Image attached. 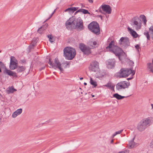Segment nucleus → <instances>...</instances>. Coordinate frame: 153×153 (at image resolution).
<instances>
[{
    "mask_svg": "<svg viewBox=\"0 0 153 153\" xmlns=\"http://www.w3.org/2000/svg\"><path fill=\"white\" fill-rule=\"evenodd\" d=\"M152 118V117H148L141 120L138 124L137 128L140 132L144 131L151 124V121Z\"/></svg>",
    "mask_w": 153,
    "mask_h": 153,
    "instance_id": "nucleus-1",
    "label": "nucleus"
},
{
    "mask_svg": "<svg viewBox=\"0 0 153 153\" xmlns=\"http://www.w3.org/2000/svg\"><path fill=\"white\" fill-rule=\"evenodd\" d=\"M76 55L75 50L72 48L67 47L63 50V56L66 59L72 60Z\"/></svg>",
    "mask_w": 153,
    "mask_h": 153,
    "instance_id": "nucleus-2",
    "label": "nucleus"
},
{
    "mask_svg": "<svg viewBox=\"0 0 153 153\" xmlns=\"http://www.w3.org/2000/svg\"><path fill=\"white\" fill-rule=\"evenodd\" d=\"M134 71L131 69L123 68L118 73V76L120 78L126 77L131 74L134 75Z\"/></svg>",
    "mask_w": 153,
    "mask_h": 153,
    "instance_id": "nucleus-3",
    "label": "nucleus"
},
{
    "mask_svg": "<svg viewBox=\"0 0 153 153\" xmlns=\"http://www.w3.org/2000/svg\"><path fill=\"white\" fill-rule=\"evenodd\" d=\"M88 28L90 31L97 35L100 33L99 26L97 22L94 21L88 25Z\"/></svg>",
    "mask_w": 153,
    "mask_h": 153,
    "instance_id": "nucleus-4",
    "label": "nucleus"
},
{
    "mask_svg": "<svg viewBox=\"0 0 153 153\" xmlns=\"http://www.w3.org/2000/svg\"><path fill=\"white\" fill-rule=\"evenodd\" d=\"M131 23L133 27L137 30L140 29L141 27V20L137 16L134 17L131 20Z\"/></svg>",
    "mask_w": 153,
    "mask_h": 153,
    "instance_id": "nucleus-5",
    "label": "nucleus"
},
{
    "mask_svg": "<svg viewBox=\"0 0 153 153\" xmlns=\"http://www.w3.org/2000/svg\"><path fill=\"white\" fill-rule=\"evenodd\" d=\"M49 64L55 69L58 68L60 71L62 72L64 71L63 69L61 67V64L60 63L58 59L55 58L54 60V63H53L51 61L50 59H49L48 62Z\"/></svg>",
    "mask_w": 153,
    "mask_h": 153,
    "instance_id": "nucleus-6",
    "label": "nucleus"
},
{
    "mask_svg": "<svg viewBox=\"0 0 153 153\" xmlns=\"http://www.w3.org/2000/svg\"><path fill=\"white\" fill-rule=\"evenodd\" d=\"M74 29H76L77 30L80 31L84 29L83 21L80 18H79L75 19V23Z\"/></svg>",
    "mask_w": 153,
    "mask_h": 153,
    "instance_id": "nucleus-7",
    "label": "nucleus"
},
{
    "mask_svg": "<svg viewBox=\"0 0 153 153\" xmlns=\"http://www.w3.org/2000/svg\"><path fill=\"white\" fill-rule=\"evenodd\" d=\"M121 51L122 49L121 48L116 46L114 47V48L112 50H111V52L114 53L116 56L118 57L119 59L120 60L122 61L123 59V58L121 55Z\"/></svg>",
    "mask_w": 153,
    "mask_h": 153,
    "instance_id": "nucleus-8",
    "label": "nucleus"
},
{
    "mask_svg": "<svg viewBox=\"0 0 153 153\" xmlns=\"http://www.w3.org/2000/svg\"><path fill=\"white\" fill-rule=\"evenodd\" d=\"M99 68V63L97 61H94L90 63L89 67V70L94 72L98 71Z\"/></svg>",
    "mask_w": 153,
    "mask_h": 153,
    "instance_id": "nucleus-9",
    "label": "nucleus"
},
{
    "mask_svg": "<svg viewBox=\"0 0 153 153\" xmlns=\"http://www.w3.org/2000/svg\"><path fill=\"white\" fill-rule=\"evenodd\" d=\"M119 43L122 47H127L129 45V39L127 37H122L119 41Z\"/></svg>",
    "mask_w": 153,
    "mask_h": 153,
    "instance_id": "nucleus-10",
    "label": "nucleus"
},
{
    "mask_svg": "<svg viewBox=\"0 0 153 153\" xmlns=\"http://www.w3.org/2000/svg\"><path fill=\"white\" fill-rule=\"evenodd\" d=\"M79 48L81 51L85 54L88 55L91 53V49L89 47L86 46L84 44L80 43Z\"/></svg>",
    "mask_w": 153,
    "mask_h": 153,
    "instance_id": "nucleus-11",
    "label": "nucleus"
},
{
    "mask_svg": "<svg viewBox=\"0 0 153 153\" xmlns=\"http://www.w3.org/2000/svg\"><path fill=\"white\" fill-rule=\"evenodd\" d=\"M129 85V83H127L126 81L120 82L116 85V89L120 91L122 89H125L128 88Z\"/></svg>",
    "mask_w": 153,
    "mask_h": 153,
    "instance_id": "nucleus-12",
    "label": "nucleus"
},
{
    "mask_svg": "<svg viewBox=\"0 0 153 153\" xmlns=\"http://www.w3.org/2000/svg\"><path fill=\"white\" fill-rule=\"evenodd\" d=\"M75 23V19L71 20V19L70 18L65 22V25L66 28L68 30H71L74 29Z\"/></svg>",
    "mask_w": 153,
    "mask_h": 153,
    "instance_id": "nucleus-13",
    "label": "nucleus"
},
{
    "mask_svg": "<svg viewBox=\"0 0 153 153\" xmlns=\"http://www.w3.org/2000/svg\"><path fill=\"white\" fill-rule=\"evenodd\" d=\"M116 61L114 59H109L106 62L107 68L108 69L114 68L115 66Z\"/></svg>",
    "mask_w": 153,
    "mask_h": 153,
    "instance_id": "nucleus-14",
    "label": "nucleus"
},
{
    "mask_svg": "<svg viewBox=\"0 0 153 153\" xmlns=\"http://www.w3.org/2000/svg\"><path fill=\"white\" fill-rule=\"evenodd\" d=\"M101 7L104 12L108 14L111 13V9L109 5L107 4L102 5L101 6Z\"/></svg>",
    "mask_w": 153,
    "mask_h": 153,
    "instance_id": "nucleus-15",
    "label": "nucleus"
},
{
    "mask_svg": "<svg viewBox=\"0 0 153 153\" xmlns=\"http://www.w3.org/2000/svg\"><path fill=\"white\" fill-rule=\"evenodd\" d=\"M4 70L3 71V73L4 74H7L10 76H12L14 77H17L16 74L10 70L7 69L6 68H5Z\"/></svg>",
    "mask_w": 153,
    "mask_h": 153,
    "instance_id": "nucleus-16",
    "label": "nucleus"
},
{
    "mask_svg": "<svg viewBox=\"0 0 153 153\" xmlns=\"http://www.w3.org/2000/svg\"><path fill=\"white\" fill-rule=\"evenodd\" d=\"M16 60H12V58H11L9 66L10 69L13 70L17 68L18 63L16 62Z\"/></svg>",
    "mask_w": 153,
    "mask_h": 153,
    "instance_id": "nucleus-17",
    "label": "nucleus"
},
{
    "mask_svg": "<svg viewBox=\"0 0 153 153\" xmlns=\"http://www.w3.org/2000/svg\"><path fill=\"white\" fill-rule=\"evenodd\" d=\"M146 70L147 71L153 73V59H152V62H148L147 64Z\"/></svg>",
    "mask_w": 153,
    "mask_h": 153,
    "instance_id": "nucleus-18",
    "label": "nucleus"
},
{
    "mask_svg": "<svg viewBox=\"0 0 153 153\" xmlns=\"http://www.w3.org/2000/svg\"><path fill=\"white\" fill-rule=\"evenodd\" d=\"M115 46L114 45V41L112 40L110 42L109 45L106 47V49L107 50H108L111 52V50H112L114 48V47Z\"/></svg>",
    "mask_w": 153,
    "mask_h": 153,
    "instance_id": "nucleus-19",
    "label": "nucleus"
},
{
    "mask_svg": "<svg viewBox=\"0 0 153 153\" xmlns=\"http://www.w3.org/2000/svg\"><path fill=\"white\" fill-rule=\"evenodd\" d=\"M22 109L20 108L14 112L12 115V117L15 118L18 115L20 114L22 112Z\"/></svg>",
    "mask_w": 153,
    "mask_h": 153,
    "instance_id": "nucleus-20",
    "label": "nucleus"
},
{
    "mask_svg": "<svg viewBox=\"0 0 153 153\" xmlns=\"http://www.w3.org/2000/svg\"><path fill=\"white\" fill-rule=\"evenodd\" d=\"M134 138L135 137H134L132 139V140L129 142V144L130 148H133L134 147L137 146L138 145V143H135L134 142Z\"/></svg>",
    "mask_w": 153,
    "mask_h": 153,
    "instance_id": "nucleus-21",
    "label": "nucleus"
},
{
    "mask_svg": "<svg viewBox=\"0 0 153 153\" xmlns=\"http://www.w3.org/2000/svg\"><path fill=\"white\" fill-rule=\"evenodd\" d=\"M128 29L130 32L131 35L134 38H136L138 36V34L134 30L131 29L129 27H128Z\"/></svg>",
    "mask_w": 153,
    "mask_h": 153,
    "instance_id": "nucleus-22",
    "label": "nucleus"
},
{
    "mask_svg": "<svg viewBox=\"0 0 153 153\" xmlns=\"http://www.w3.org/2000/svg\"><path fill=\"white\" fill-rule=\"evenodd\" d=\"M104 86L109 88L112 90H114L115 85L111 82H108L106 85H105Z\"/></svg>",
    "mask_w": 153,
    "mask_h": 153,
    "instance_id": "nucleus-23",
    "label": "nucleus"
},
{
    "mask_svg": "<svg viewBox=\"0 0 153 153\" xmlns=\"http://www.w3.org/2000/svg\"><path fill=\"white\" fill-rule=\"evenodd\" d=\"M113 96L114 97L116 98L118 100H120L124 98H126L128 97V96L127 97L122 96L118 93H115L113 94Z\"/></svg>",
    "mask_w": 153,
    "mask_h": 153,
    "instance_id": "nucleus-24",
    "label": "nucleus"
},
{
    "mask_svg": "<svg viewBox=\"0 0 153 153\" xmlns=\"http://www.w3.org/2000/svg\"><path fill=\"white\" fill-rule=\"evenodd\" d=\"M48 23H46L45 25H43L41 27H40L37 30V32L41 34L42 33V32L40 31V29H42L43 30H45V29H46L48 27Z\"/></svg>",
    "mask_w": 153,
    "mask_h": 153,
    "instance_id": "nucleus-25",
    "label": "nucleus"
},
{
    "mask_svg": "<svg viewBox=\"0 0 153 153\" xmlns=\"http://www.w3.org/2000/svg\"><path fill=\"white\" fill-rule=\"evenodd\" d=\"M25 68L23 66H19L17 68L16 70L17 73L22 72L25 70Z\"/></svg>",
    "mask_w": 153,
    "mask_h": 153,
    "instance_id": "nucleus-26",
    "label": "nucleus"
},
{
    "mask_svg": "<svg viewBox=\"0 0 153 153\" xmlns=\"http://www.w3.org/2000/svg\"><path fill=\"white\" fill-rule=\"evenodd\" d=\"M88 45L92 48H94L95 46L97 45V42L96 41L92 42L89 41L88 43Z\"/></svg>",
    "mask_w": 153,
    "mask_h": 153,
    "instance_id": "nucleus-27",
    "label": "nucleus"
},
{
    "mask_svg": "<svg viewBox=\"0 0 153 153\" xmlns=\"http://www.w3.org/2000/svg\"><path fill=\"white\" fill-rule=\"evenodd\" d=\"M90 82L91 84L93 86L94 88L96 87L97 86V82L96 81L93 80L91 77L90 78Z\"/></svg>",
    "mask_w": 153,
    "mask_h": 153,
    "instance_id": "nucleus-28",
    "label": "nucleus"
},
{
    "mask_svg": "<svg viewBox=\"0 0 153 153\" xmlns=\"http://www.w3.org/2000/svg\"><path fill=\"white\" fill-rule=\"evenodd\" d=\"M79 12H82L84 14H90V13L87 10H86L83 9H79Z\"/></svg>",
    "mask_w": 153,
    "mask_h": 153,
    "instance_id": "nucleus-29",
    "label": "nucleus"
},
{
    "mask_svg": "<svg viewBox=\"0 0 153 153\" xmlns=\"http://www.w3.org/2000/svg\"><path fill=\"white\" fill-rule=\"evenodd\" d=\"M140 17L141 18L144 24L145 25H146L147 22L146 16L143 15H142L140 16Z\"/></svg>",
    "mask_w": 153,
    "mask_h": 153,
    "instance_id": "nucleus-30",
    "label": "nucleus"
},
{
    "mask_svg": "<svg viewBox=\"0 0 153 153\" xmlns=\"http://www.w3.org/2000/svg\"><path fill=\"white\" fill-rule=\"evenodd\" d=\"M144 34L145 35L147 38V40H150V36L149 32L147 30H145L144 33Z\"/></svg>",
    "mask_w": 153,
    "mask_h": 153,
    "instance_id": "nucleus-31",
    "label": "nucleus"
},
{
    "mask_svg": "<svg viewBox=\"0 0 153 153\" xmlns=\"http://www.w3.org/2000/svg\"><path fill=\"white\" fill-rule=\"evenodd\" d=\"M16 91V90L15 89L11 87L9 88V89L7 90V91L8 93H12Z\"/></svg>",
    "mask_w": 153,
    "mask_h": 153,
    "instance_id": "nucleus-32",
    "label": "nucleus"
},
{
    "mask_svg": "<svg viewBox=\"0 0 153 153\" xmlns=\"http://www.w3.org/2000/svg\"><path fill=\"white\" fill-rule=\"evenodd\" d=\"M123 131V130H121L120 131H118L114 133L112 135V137L113 138L116 135L120 134Z\"/></svg>",
    "mask_w": 153,
    "mask_h": 153,
    "instance_id": "nucleus-33",
    "label": "nucleus"
},
{
    "mask_svg": "<svg viewBox=\"0 0 153 153\" xmlns=\"http://www.w3.org/2000/svg\"><path fill=\"white\" fill-rule=\"evenodd\" d=\"M35 46V44H32L29 45L28 47V48L29 49V51H30L31 49H33Z\"/></svg>",
    "mask_w": 153,
    "mask_h": 153,
    "instance_id": "nucleus-34",
    "label": "nucleus"
},
{
    "mask_svg": "<svg viewBox=\"0 0 153 153\" xmlns=\"http://www.w3.org/2000/svg\"><path fill=\"white\" fill-rule=\"evenodd\" d=\"M135 48L137 50V52L139 53V49L140 50V45H137L135 46Z\"/></svg>",
    "mask_w": 153,
    "mask_h": 153,
    "instance_id": "nucleus-35",
    "label": "nucleus"
},
{
    "mask_svg": "<svg viewBox=\"0 0 153 153\" xmlns=\"http://www.w3.org/2000/svg\"><path fill=\"white\" fill-rule=\"evenodd\" d=\"M71 7L72 8V13H74L75 11L76 10L79 8V7Z\"/></svg>",
    "mask_w": 153,
    "mask_h": 153,
    "instance_id": "nucleus-36",
    "label": "nucleus"
},
{
    "mask_svg": "<svg viewBox=\"0 0 153 153\" xmlns=\"http://www.w3.org/2000/svg\"><path fill=\"white\" fill-rule=\"evenodd\" d=\"M48 38L49 39V41L51 42V43H52L53 42V41H52L51 40L53 38V36L51 35H48Z\"/></svg>",
    "mask_w": 153,
    "mask_h": 153,
    "instance_id": "nucleus-37",
    "label": "nucleus"
},
{
    "mask_svg": "<svg viewBox=\"0 0 153 153\" xmlns=\"http://www.w3.org/2000/svg\"><path fill=\"white\" fill-rule=\"evenodd\" d=\"M65 12H69L72 13V8L71 7L68 8L66 10H65L64 11Z\"/></svg>",
    "mask_w": 153,
    "mask_h": 153,
    "instance_id": "nucleus-38",
    "label": "nucleus"
},
{
    "mask_svg": "<svg viewBox=\"0 0 153 153\" xmlns=\"http://www.w3.org/2000/svg\"><path fill=\"white\" fill-rule=\"evenodd\" d=\"M0 65L2 68H5L6 67L5 65L1 62H0Z\"/></svg>",
    "mask_w": 153,
    "mask_h": 153,
    "instance_id": "nucleus-39",
    "label": "nucleus"
},
{
    "mask_svg": "<svg viewBox=\"0 0 153 153\" xmlns=\"http://www.w3.org/2000/svg\"><path fill=\"white\" fill-rule=\"evenodd\" d=\"M53 14H54V13H53V12L52 13V14H51V15H50V16L49 18L48 19H46L45 21L44 22H46L47 20H48V19H50L51 17L53 15Z\"/></svg>",
    "mask_w": 153,
    "mask_h": 153,
    "instance_id": "nucleus-40",
    "label": "nucleus"
},
{
    "mask_svg": "<svg viewBox=\"0 0 153 153\" xmlns=\"http://www.w3.org/2000/svg\"><path fill=\"white\" fill-rule=\"evenodd\" d=\"M101 9L102 8L101 6L99 8V9L98 10H99V11L100 12V13H103V12H102V10Z\"/></svg>",
    "mask_w": 153,
    "mask_h": 153,
    "instance_id": "nucleus-41",
    "label": "nucleus"
},
{
    "mask_svg": "<svg viewBox=\"0 0 153 153\" xmlns=\"http://www.w3.org/2000/svg\"><path fill=\"white\" fill-rule=\"evenodd\" d=\"M149 30L153 32V26H152L149 28Z\"/></svg>",
    "mask_w": 153,
    "mask_h": 153,
    "instance_id": "nucleus-42",
    "label": "nucleus"
},
{
    "mask_svg": "<svg viewBox=\"0 0 153 153\" xmlns=\"http://www.w3.org/2000/svg\"><path fill=\"white\" fill-rule=\"evenodd\" d=\"M45 68V67H42L39 69L40 71H41L42 70L44 69Z\"/></svg>",
    "mask_w": 153,
    "mask_h": 153,
    "instance_id": "nucleus-43",
    "label": "nucleus"
},
{
    "mask_svg": "<svg viewBox=\"0 0 153 153\" xmlns=\"http://www.w3.org/2000/svg\"><path fill=\"white\" fill-rule=\"evenodd\" d=\"M150 146L151 148L153 147V145H152V143H150Z\"/></svg>",
    "mask_w": 153,
    "mask_h": 153,
    "instance_id": "nucleus-44",
    "label": "nucleus"
},
{
    "mask_svg": "<svg viewBox=\"0 0 153 153\" xmlns=\"http://www.w3.org/2000/svg\"><path fill=\"white\" fill-rule=\"evenodd\" d=\"M88 1L90 3H92L93 2V0H88Z\"/></svg>",
    "mask_w": 153,
    "mask_h": 153,
    "instance_id": "nucleus-45",
    "label": "nucleus"
},
{
    "mask_svg": "<svg viewBox=\"0 0 153 153\" xmlns=\"http://www.w3.org/2000/svg\"><path fill=\"white\" fill-rule=\"evenodd\" d=\"M79 10H76V11L75 13V14H76L78 13L79 12Z\"/></svg>",
    "mask_w": 153,
    "mask_h": 153,
    "instance_id": "nucleus-46",
    "label": "nucleus"
},
{
    "mask_svg": "<svg viewBox=\"0 0 153 153\" xmlns=\"http://www.w3.org/2000/svg\"><path fill=\"white\" fill-rule=\"evenodd\" d=\"M98 16L99 17H100V18L101 19H102V15H99V16Z\"/></svg>",
    "mask_w": 153,
    "mask_h": 153,
    "instance_id": "nucleus-47",
    "label": "nucleus"
},
{
    "mask_svg": "<svg viewBox=\"0 0 153 153\" xmlns=\"http://www.w3.org/2000/svg\"><path fill=\"white\" fill-rule=\"evenodd\" d=\"M66 67L67 66V65H69V63L68 62H66Z\"/></svg>",
    "mask_w": 153,
    "mask_h": 153,
    "instance_id": "nucleus-48",
    "label": "nucleus"
},
{
    "mask_svg": "<svg viewBox=\"0 0 153 153\" xmlns=\"http://www.w3.org/2000/svg\"><path fill=\"white\" fill-rule=\"evenodd\" d=\"M81 6L82 7H85V6L84 5H83L82 4H81Z\"/></svg>",
    "mask_w": 153,
    "mask_h": 153,
    "instance_id": "nucleus-49",
    "label": "nucleus"
},
{
    "mask_svg": "<svg viewBox=\"0 0 153 153\" xmlns=\"http://www.w3.org/2000/svg\"><path fill=\"white\" fill-rule=\"evenodd\" d=\"M113 142H114V140H111V143H113Z\"/></svg>",
    "mask_w": 153,
    "mask_h": 153,
    "instance_id": "nucleus-50",
    "label": "nucleus"
},
{
    "mask_svg": "<svg viewBox=\"0 0 153 153\" xmlns=\"http://www.w3.org/2000/svg\"><path fill=\"white\" fill-rule=\"evenodd\" d=\"M151 105L152 106V108H153V104H151Z\"/></svg>",
    "mask_w": 153,
    "mask_h": 153,
    "instance_id": "nucleus-51",
    "label": "nucleus"
},
{
    "mask_svg": "<svg viewBox=\"0 0 153 153\" xmlns=\"http://www.w3.org/2000/svg\"><path fill=\"white\" fill-rule=\"evenodd\" d=\"M132 78H127V79H128V80H130L131 79H132Z\"/></svg>",
    "mask_w": 153,
    "mask_h": 153,
    "instance_id": "nucleus-52",
    "label": "nucleus"
},
{
    "mask_svg": "<svg viewBox=\"0 0 153 153\" xmlns=\"http://www.w3.org/2000/svg\"><path fill=\"white\" fill-rule=\"evenodd\" d=\"M84 85H87V83L86 82H84Z\"/></svg>",
    "mask_w": 153,
    "mask_h": 153,
    "instance_id": "nucleus-53",
    "label": "nucleus"
},
{
    "mask_svg": "<svg viewBox=\"0 0 153 153\" xmlns=\"http://www.w3.org/2000/svg\"><path fill=\"white\" fill-rule=\"evenodd\" d=\"M44 30H43L42 29H40V31H42V32Z\"/></svg>",
    "mask_w": 153,
    "mask_h": 153,
    "instance_id": "nucleus-54",
    "label": "nucleus"
},
{
    "mask_svg": "<svg viewBox=\"0 0 153 153\" xmlns=\"http://www.w3.org/2000/svg\"><path fill=\"white\" fill-rule=\"evenodd\" d=\"M80 80H82V79H83V77H81L80 78Z\"/></svg>",
    "mask_w": 153,
    "mask_h": 153,
    "instance_id": "nucleus-55",
    "label": "nucleus"
},
{
    "mask_svg": "<svg viewBox=\"0 0 153 153\" xmlns=\"http://www.w3.org/2000/svg\"><path fill=\"white\" fill-rule=\"evenodd\" d=\"M56 9H55L54 11H53V13H54L55 12V11H56Z\"/></svg>",
    "mask_w": 153,
    "mask_h": 153,
    "instance_id": "nucleus-56",
    "label": "nucleus"
},
{
    "mask_svg": "<svg viewBox=\"0 0 153 153\" xmlns=\"http://www.w3.org/2000/svg\"><path fill=\"white\" fill-rule=\"evenodd\" d=\"M98 10H96V11L97 12L98 11Z\"/></svg>",
    "mask_w": 153,
    "mask_h": 153,
    "instance_id": "nucleus-57",
    "label": "nucleus"
},
{
    "mask_svg": "<svg viewBox=\"0 0 153 153\" xmlns=\"http://www.w3.org/2000/svg\"><path fill=\"white\" fill-rule=\"evenodd\" d=\"M94 95H93V96H92V97H94Z\"/></svg>",
    "mask_w": 153,
    "mask_h": 153,
    "instance_id": "nucleus-58",
    "label": "nucleus"
},
{
    "mask_svg": "<svg viewBox=\"0 0 153 153\" xmlns=\"http://www.w3.org/2000/svg\"><path fill=\"white\" fill-rule=\"evenodd\" d=\"M1 52V51H0V53Z\"/></svg>",
    "mask_w": 153,
    "mask_h": 153,
    "instance_id": "nucleus-59",
    "label": "nucleus"
}]
</instances>
